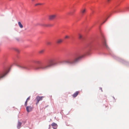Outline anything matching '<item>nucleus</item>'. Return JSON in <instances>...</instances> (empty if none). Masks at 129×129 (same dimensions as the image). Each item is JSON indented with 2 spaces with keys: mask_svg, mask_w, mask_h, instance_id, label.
<instances>
[{
  "mask_svg": "<svg viewBox=\"0 0 129 129\" xmlns=\"http://www.w3.org/2000/svg\"><path fill=\"white\" fill-rule=\"evenodd\" d=\"M49 62L50 63L49 64H42L39 67L36 68V70L42 69L43 70H45L48 69L49 67L55 64V63L53 62V60H50Z\"/></svg>",
  "mask_w": 129,
  "mask_h": 129,
  "instance_id": "f257e3e1",
  "label": "nucleus"
},
{
  "mask_svg": "<svg viewBox=\"0 0 129 129\" xmlns=\"http://www.w3.org/2000/svg\"><path fill=\"white\" fill-rule=\"evenodd\" d=\"M83 57V56H80L73 60L72 58H70L67 61V62L69 63L73 64L78 61Z\"/></svg>",
  "mask_w": 129,
  "mask_h": 129,
  "instance_id": "f03ea898",
  "label": "nucleus"
},
{
  "mask_svg": "<svg viewBox=\"0 0 129 129\" xmlns=\"http://www.w3.org/2000/svg\"><path fill=\"white\" fill-rule=\"evenodd\" d=\"M6 71L0 72V80L3 78L7 74Z\"/></svg>",
  "mask_w": 129,
  "mask_h": 129,
  "instance_id": "7ed1b4c3",
  "label": "nucleus"
},
{
  "mask_svg": "<svg viewBox=\"0 0 129 129\" xmlns=\"http://www.w3.org/2000/svg\"><path fill=\"white\" fill-rule=\"evenodd\" d=\"M56 14H54L51 15L49 16V19L50 20H52L55 19L56 17Z\"/></svg>",
  "mask_w": 129,
  "mask_h": 129,
  "instance_id": "20e7f679",
  "label": "nucleus"
},
{
  "mask_svg": "<svg viewBox=\"0 0 129 129\" xmlns=\"http://www.w3.org/2000/svg\"><path fill=\"white\" fill-rule=\"evenodd\" d=\"M44 97L43 96H37L36 98V100H37V102L36 103V104L37 105L40 101H41L42 100L43 98Z\"/></svg>",
  "mask_w": 129,
  "mask_h": 129,
  "instance_id": "39448f33",
  "label": "nucleus"
},
{
  "mask_svg": "<svg viewBox=\"0 0 129 129\" xmlns=\"http://www.w3.org/2000/svg\"><path fill=\"white\" fill-rule=\"evenodd\" d=\"M33 108L31 106H27L26 110L27 112H28L32 110Z\"/></svg>",
  "mask_w": 129,
  "mask_h": 129,
  "instance_id": "423d86ee",
  "label": "nucleus"
},
{
  "mask_svg": "<svg viewBox=\"0 0 129 129\" xmlns=\"http://www.w3.org/2000/svg\"><path fill=\"white\" fill-rule=\"evenodd\" d=\"M86 9L85 8H83L81 10V13L82 15H83L85 13Z\"/></svg>",
  "mask_w": 129,
  "mask_h": 129,
  "instance_id": "0eeeda50",
  "label": "nucleus"
},
{
  "mask_svg": "<svg viewBox=\"0 0 129 129\" xmlns=\"http://www.w3.org/2000/svg\"><path fill=\"white\" fill-rule=\"evenodd\" d=\"M42 26L45 27H49L52 26V25L51 24H43L42 25Z\"/></svg>",
  "mask_w": 129,
  "mask_h": 129,
  "instance_id": "6e6552de",
  "label": "nucleus"
},
{
  "mask_svg": "<svg viewBox=\"0 0 129 129\" xmlns=\"http://www.w3.org/2000/svg\"><path fill=\"white\" fill-rule=\"evenodd\" d=\"M79 92L78 91H76L75 93L73 95V97L75 98L76 97L78 94Z\"/></svg>",
  "mask_w": 129,
  "mask_h": 129,
  "instance_id": "1a4fd4ad",
  "label": "nucleus"
},
{
  "mask_svg": "<svg viewBox=\"0 0 129 129\" xmlns=\"http://www.w3.org/2000/svg\"><path fill=\"white\" fill-rule=\"evenodd\" d=\"M51 125L53 126V127H57V124L54 122H53L52 124Z\"/></svg>",
  "mask_w": 129,
  "mask_h": 129,
  "instance_id": "9d476101",
  "label": "nucleus"
},
{
  "mask_svg": "<svg viewBox=\"0 0 129 129\" xmlns=\"http://www.w3.org/2000/svg\"><path fill=\"white\" fill-rule=\"evenodd\" d=\"M22 123L19 122H18V123L17 127L18 128H20L21 125Z\"/></svg>",
  "mask_w": 129,
  "mask_h": 129,
  "instance_id": "9b49d317",
  "label": "nucleus"
},
{
  "mask_svg": "<svg viewBox=\"0 0 129 129\" xmlns=\"http://www.w3.org/2000/svg\"><path fill=\"white\" fill-rule=\"evenodd\" d=\"M21 67L23 69H28V68L27 66L26 65H22L21 66Z\"/></svg>",
  "mask_w": 129,
  "mask_h": 129,
  "instance_id": "f8f14e48",
  "label": "nucleus"
},
{
  "mask_svg": "<svg viewBox=\"0 0 129 129\" xmlns=\"http://www.w3.org/2000/svg\"><path fill=\"white\" fill-rule=\"evenodd\" d=\"M18 24L19 25V26L20 28H23V25L22 24H21V23L20 22H18Z\"/></svg>",
  "mask_w": 129,
  "mask_h": 129,
  "instance_id": "ddd939ff",
  "label": "nucleus"
},
{
  "mask_svg": "<svg viewBox=\"0 0 129 129\" xmlns=\"http://www.w3.org/2000/svg\"><path fill=\"white\" fill-rule=\"evenodd\" d=\"M62 41V40L61 39H59L57 41L58 43H61Z\"/></svg>",
  "mask_w": 129,
  "mask_h": 129,
  "instance_id": "4468645a",
  "label": "nucleus"
},
{
  "mask_svg": "<svg viewBox=\"0 0 129 129\" xmlns=\"http://www.w3.org/2000/svg\"><path fill=\"white\" fill-rule=\"evenodd\" d=\"M76 11V10H74L73 11H72V13H68V14H69V15H72L73 14V13L74 12H75V11Z\"/></svg>",
  "mask_w": 129,
  "mask_h": 129,
  "instance_id": "2eb2a0df",
  "label": "nucleus"
},
{
  "mask_svg": "<svg viewBox=\"0 0 129 129\" xmlns=\"http://www.w3.org/2000/svg\"><path fill=\"white\" fill-rule=\"evenodd\" d=\"M36 63L37 64H40L41 63L40 61L38 60L36 61Z\"/></svg>",
  "mask_w": 129,
  "mask_h": 129,
  "instance_id": "dca6fc26",
  "label": "nucleus"
},
{
  "mask_svg": "<svg viewBox=\"0 0 129 129\" xmlns=\"http://www.w3.org/2000/svg\"><path fill=\"white\" fill-rule=\"evenodd\" d=\"M43 4H42V3H37V4H36L35 5V6H37L38 5H43Z\"/></svg>",
  "mask_w": 129,
  "mask_h": 129,
  "instance_id": "f3484780",
  "label": "nucleus"
},
{
  "mask_svg": "<svg viewBox=\"0 0 129 129\" xmlns=\"http://www.w3.org/2000/svg\"><path fill=\"white\" fill-rule=\"evenodd\" d=\"M44 50H41L39 51V53L41 54L42 53L44 52Z\"/></svg>",
  "mask_w": 129,
  "mask_h": 129,
  "instance_id": "a211bd4d",
  "label": "nucleus"
},
{
  "mask_svg": "<svg viewBox=\"0 0 129 129\" xmlns=\"http://www.w3.org/2000/svg\"><path fill=\"white\" fill-rule=\"evenodd\" d=\"M82 36L80 34H79V39H81L82 38Z\"/></svg>",
  "mask_w": 129,
  "mask_h": 129,
  "instance_id": "6ab92c4d",
  "label": "nucleus"
},
{
  "mask_svg": "<svg viewBox=\"0 0 129 129\" xmlns=\"http://www.w3.org/2000/svg\"><path fill=\"white\" fill-rule=\"evenodd\" d=\"M27 101L26 100L25 102V104H24V105L26 107L27 106Z\"/></svg>",
  "mask_w": 129,
  "mask_h": 129,
  "instance_id": "aec40b11",
  "label": "nucleus"
},
{
  "mask_svg": "<svg viewBox=\"0 0 129 129\" xmlns=\"http://www.w3.org/2000/svg\"><path fill=\"white\" fill-rule=\"evenodd\" d=\"M47 44L48 45H50L51 44V43L50 42H47Z\"/></svg>",
  "mask_w": 129,
  "mask_h": 129,
  "instance_id": "412c9836",
  "label": "nucleus"
},
{
  "mask_svg": "<svg viewBox=\"0 0 129 129\" xmlns=\"http://www.w3.org/2000/svg\"><path fill=\"white\" fill-rule=\"evenodd\" d=\"M103 44L104 45L106 46V41L105 40H104V42H103Z\"/></svg>",
  "mask_w": 129,
  "mask_h": 129,
  "instance_id": "4be33fe9",
  "label": "nucleus"
},
{
  "mask_svg": "<svg viewBox=\"0 0 129 129\" xmlns=\"http://www.w3.org/2000/svg\"><path fill=\"white\" fill-rule=\"evenodd\" d=\"M30 99V96L29 97L27 98V99L26 101H28V100H29Z\"/></svg>",
  "mask_w": 129,
  "mask_h": 129,
  "instance_id": "5701e85b",
  "label": "nucleus"
},
{
  "mask_svg": "<svg viewBox=\"0 0 129 129\" xmlns=\"http://www.w3.org/2000/svg\"><path fill=\"white\" fill-rule=\"evenodd\" d=\"M69 38V36H65V38Z\"/></svg>",
  "mask_w": 129,
  "mask_h": 129,
  "instance_id": "b1692460",
  "label": "nucleus"
},
{
  "mask_svg": "<svg viewBox=\"0 0 129 129\" xmlns=\"http://www.w3.org/2000/svg\"><path fill=\"white\" fill-rule=\"evenodd\" d=\"M110 0H107V2H110Z\"/></svg>",
  "mask_w": 129,
  "mask_h": 129,
  "instance_id": "393cba45",
  "label": "nucleus"
},
{
  "mask_svg": "<svg viewBox=\"0 0 129 129\" xmlns=\"http://www.w3.org/2000/svg\"><path fill=\"white\" fill-rule=\"evenodd\" d=\"M53 129H56V128H57V127H53Z\"/></svg>",
  "mask_w": 129,
  "mask_h": 129,
  "instance_id": "a878e982",
  "label": "nucleus"
},
{
  "mask_svg": "<svg viewBox=\"0 0 129 129\" xmlns=\"http://www.w3.org/2000/svg\"><path fill=\"white\" fill-rule=\"evenodd\" d=\"M50 125H49V129H50Z\"/></svg>",
  "mask_w": 129,
  "mask_h": 129,
  "instance_id": "bb28decb",
  "label": "nucleus"
},
{
  "mask_svg": "<svg viewBox=\"0 0 129 129\" xmlns=\"http://www.w3.org/2000/svg\"><path fill=\"white\" fill-rule=\"evenodd\" d=\"M101 90H102V89L101 88Z\"/></svg>",
  "mask_w": 129,
  "mask_h": 129,
  "instance_id": "cd10ccee",
  "label": "nucleus"
},
{
  "mask_svg": "<svg viewBox=\"0 0 129 129\" xmlns=\"http://www.w3.org/2000/svg\"><path fill=\"white\" fill-rule=\"evenodd\" d=\"M32 1H34L35 0H31Z\"/></svg>",
  "mask_w": 129,
  "mask_h": 129,
  "instance_id": "c85d7f7f",
  "label": "nucleus"
},
{
  "mask_svg": "<svg viewBox=\"0 0 129 129\" xmlns=\"http://www.w3.org/2000/svg\"><path fill=\"white\" fill-rule=\"evenodd\" d=\"M65 62V61H64L63 62V63H64Z\"/></svg>",
  "mask_w": 129,
  "mask_h": 129,
  "instance_id": "c756f323",
  "label": "nucleus"
}]
</instances>
